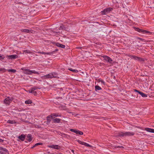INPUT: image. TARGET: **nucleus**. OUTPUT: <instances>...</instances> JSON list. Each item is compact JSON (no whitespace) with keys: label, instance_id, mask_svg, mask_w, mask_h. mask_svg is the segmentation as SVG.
Segmentation results:
<instances>
[{"label":"nucleus","instance_id":"obj_1","mask_svg":"<svg viewBox=\"0 0 154 154\" xmlns=\"http://www.w3.org/2000/svg\"><path fill=\"white\" fill-rule=\"evenodd\" d=\"M21 70L23 72V73L27 75H31L32 73L39 74V73L38 72L35 71V70H30L28 69L25 68H21Z\"/></svg>","mask_w":154,"mask_h":154},{"label":"nucleus","instance_id":"obj_2","mask_svg":"<svg viewBox=\"0 0 154 154\" xmlns=\"http://www.w3.org/2000/svg\"><path fill=\"white\" fill-rule=\"evenodd\" d=\"M134 28L135 31L139 32H141L143 34H147L148 35H150L152 34V32L149 31L142 29L134 27Z\"/></svg>","mask_w":154,"mask_h":154},{"label":"nucleus","instance_id":"obj_3","mask_svg":"<svg viewBox=\"0 0 154 154\" xmlns=\"http://www.w3.org/2000/svg\"><path fill=\"white\" fill-rule=\"evenodd\" d=\"M107 63H113V61L108 56L104 55L102 57Z\"/></svg>","mask_w":154,"mask_h":154},{"label":"nucleus","instance_id":"obj_4","mask_svg":"<svg viewBox=\"0 0 154 154\" xmlns=\"http://www.w3.org/2000/svg\"><path fill=\"white\" fill-rule=\"evenodd\" d=\"M13 100V99L12 97H8L4 100V102L5 104L9 105L10 103H11Z\"/></svg>","mask_w":154,"mask_h":154},{"label":"nucleus","instance_id":"obj_5","mask_svg":"<svg viewBox=\"0 0 154 154\" xmlns=\"http://www.w3.org/2000/svg\"><path fill=\"white\" fill-rule=\"evenodd\" d=\"M112 8H106L101 11L102 14L103 15L105 14L106 13L109 12L110 11L112 10Z\"/></svg>","mask_w":154,"mask_h":154},{"label":"nucleus","instance_id":"obj_6","mask_svg":"<svg viewBox=\"0 0 154 154\" xmlns=\"http://www.w3.org/2000/svg\"><path fill=\"white\" fill-rule=\"evenodd\" d=\"M134 133L131 132H123V137L132 136L134 135Z\"/></svg>","mask_w":154,"mask_h":154},{"label":"nucleus","instance_id":"obj_7","mask_svg":"<svg viewBox=\"0 0 154 154\" xmlns=\"http://www.w3.org/2000/svg\"><path fill=\"white\" fill-rule=\"evenodd\" d=\"M6 57L9 59H14L18 57V56L17 54H13L6 56Z\"/></svg>","mask_w":154,"mask_h":154},{"label":"nucleus","instance_id":"obj_8","mask_svg":"<svg viewBox=\"0 0 154 154\" xmlns=\"http://www.w3.org/2000/svg\"><path fill=\"white\" fill-rule=\"evenodd\" d=\"M54 73H51L47 75H45L44 76V77L45 79L52 78L54 77Z\"/></svg>","mask_w":154,"mask_h":154},{"label":"nucleus","instance_id":"obj_9","mask_svg":"<svg viewBox=\"0 0 154 154\" xmlns=\"http://www.w3.org/2000/svg\"><path fill=\"white\" fill-rule=\"evenodd\" d=\"M123 132L120 131L116 132L113 135V136L115 137L117 136L123 137Z\"/></svg>","mask_w":154,"mask_h":154},{"label":"nucleus","instance_id":"obj_10","mask_svg":"<svg viewBox=\"0 0 154 154\" xmlns=\"http://www.w3.org/2000/svg\"><path fill=\"white\" fill-rule=\"evenodd\" d=\"M70 131L74 132L76 134H79L80 135H83V132L79 130H76L75 129H70Z\"/></svg>","mask_w":154,"mask_h":154},{"label":"nucleus","instance_id":"obj_11","mask_svg":"<svg viewBox=\"0 0 154 154\" xmlns=\"http://www.w3.org/2000/svg\"><path fill=\"white\" fill-rule=\"evenodd\" d=\"M48 147L49 148H53L56 149H60V147L57 145H52L48 146Z\"/></svg>","mask_w":154,"mask_h":154},{"label":"nucleus","instance_id":"obj_12","mask_svg":"<svg viewBox=\"0 0 154 154\" xmlns=\"http://www.w3.org/2000/svg\"><path fill=\"white\" fill-rule=\"evenodd\" d=\"M26 139L27 140V141H25L27 143V141L29 142H30L32 139V135L31 134H28L26 137Z\"/></svg>","mask_w":154,"mask_h":154},{"label":"nucleus","instance_id":"obj_13","mask_svg":"<svg viewBox=\"0 0 154 154\" xmlns=\"http://www.w3.org/2000/svg\"><path fill=\"white\" fill-rule=\"evenodd\" d=\"M135 60H137L139 61H144V59L143 58L139 57L136 56H134L133 58Z\"/></svg>","mask_w":154,"mask_h":154},{"label":"nucleus","instance_id":"obj_14","mask_svg":"<svg viewBox=\"0 0 154 154\" xmlns=\"http://www.w3.org/2000/svg\"><path fill=\"white\" fill-rule=\"evenodd\" d=\"M51 115L52 117V119H54L56 117L61 116V115L60 114L57 113H52Z\"/></svg>","mask_w":154,"mask_h":154},{"label":"nucleus","instance_id":"obj_15","mask_svg":"<svg viewBox=\"0 0 154 154\" xmlns=\"http://www.w3.org/2000/svg\"><path fill=\"white\" fill-rule=\"evenodd\" d=\"M53 122L54 123H60V122L61 119L58 118H55L53 119Z\"/></svg>","mask_w":154,"mask_h":154},{"label":"nucleus","instance_id":"obj_16","mask_svg":"<svg viewBox=\"0 0 154 154\" xmlns=\"http://www.w3.org/2000/svg\"><path fill=\"white\" fill-rule=\"evenodd\" d=\"M51 118L52 119V117L51 115H49L47 117V123L46 124L47 125H48L50 123L51 121Z\"/></svg>","mask_w":154,"mask_h":154},{"label":"nucleus","instance_id":"obj_17","mask_svg":"<svg viewBox=\"0 0 154 154\" xmlns=\"http://www.w3.org/2000/svg\"><path fill=\"white\" fill-rule=\"evenodd\" d=\"M25 137L26 136L25 135L22 134L21 135L19 136L18 138L22 141H23L25 139Z\"/></svg>","mask_w":154,"mask_h":154},{"label":"nucleus","instance_id":"obj_18","mask_svg":"<svg viewBox=\"0 0 154 154\" xmlns=\"http://www.w3.org/2000/svg\"><path fill=\"white\" fill-rule=\"evenodd\" d=\"M145 130L149 132L154 133V129L149 128H146Z\"/></svg>","mask_w":154,"mask_h":154},{"label":"nucleus","instance_id":"obj_19","mask_svg":"<svg viewBox=\"0 0 154 154\" xmlns=\"http://www.w3.org/2000/svg\"><path fill=\"white\" fill-rule=\"evenodd\" d=\"M38 53H40L41 54H52V52H44L43 51L42 52H38Z\"/></svg>","mask_w":154,"mask_h":154},{"label":"nucleus","instance_id":"obj_20","mask_svg":"<svg viewBox=\"0 0 154 154\" xmlns=\"http://www.w3.org/2000/svg\"><path fill=\"white\" fill-rule=\"evenodd\" d=\"M56 45L57 46L62 48H64L65 47V46L64 45L60 44L58 43H56Z\"/></svg>","mask_w":154,"mask_h":154},{"label":"nucleus","instance_id":"obj_21","mask_svg":"<svg viewBox=\"0 0 154 154\" xmlns=\"http://www.w3.org/2000/svg\"><path fill=\"white\" fill-rule=\"evenodd\" d=\"M7 123L9 124H16V122L14 120H9L7 121Z\"/></svg>","mask_w":154,"mask_h":154},{"label":"nucleus","instance_id":"obj_22","mask_svg":"<svg viewBox=\"0 0 154 154\" xmlns=\"http://www.w3.org/2000/svg\"><path fill=\"white\" fill-rule=\"evenodd\" d=\"M20 31L22 32L29 33L30 30L27 29H21Z\"/></svg>","mask_w":154,"mask_h":154},{"label":"nucleus","instance_id":"obj_23","mask_svg":"<svg viewBox=\"0 0 154 154\" xmlns=\"http://www.w3.org/2000/svg\"><path fill=\"white\" fill-rule=\"evenodd\" d=\"M139 94H140L142 96V97H146L147 96V94H144V93L142 92L141 91L140 92Z\"/></svg>","mask_w":154,"mask_h":154},{"label":"nucleus","instance_id":"obj_24","mask_svg":"<svg viewBox=\"0 0 154 154\" xmlns=\"http://www.w3.org/2000/svg\"><path fill=\"white\" fill-rule=\"evenodd\" d=\"M68 69L69 70L71 71H72V72H74L77 73L78 72V70H76V69H73L72 68H68Z\"/></svg>","mask_w":154,"mask_h":154},{"label":"nucleus","instance_id":"obj_25","mask_svg":"<svg viewBox=\"0 0 154 154\" xmlns=\"http://www.w3.org/2000/svg\"><path fill=\"white\" fill-rule=\"evenodd\" d=\"M95 90L97 91L98 90H101V88L98 85H96L95 86Z\"/></svg>","mask_w":154,"mask_h":154},{"label":"nucleus","instance_id":"obj_26","mask_svg":"<svg viewBox=\"0 0 154 154\" xmlns=\"http://www.w3.org/2000/svg\"><path fill=\"white\" fill-rule=\"evenodd\" d=\"M7 70L8 72H11L13 73H14L16 72V70L14 69H7Z\"/></svg>","mask_w":154,"mask_h":154},{"label":"nucleus","instance_id":"obj_27","mask_svg":"<svg viewBox=\"0 0 154 154\" xmlns=\"http://www.w3.org/2000/svg\"><path fill=\"white\" fill-rule=\"evenodd\" d=\"M42 144H43L42 143H36L33 146H32L31 147V148L32 149L34 147H35V146H36L38 145H42Z\"/></svg>","mask_w":154,"mask_h":154},{"label":"nucleus","instance_id":"obj_28","mask_svg":"<svg viewBox=\"0 0 154 154\" xmlns=\"http://www.w3.org/2000/svg\"><path fill=\"white\" fill-rule=\"evenodd\" d=\"M2 152H4L7 153V154H9L8 151L6 148H2Z\"/></svg>","mask_w":154,"mask_h":154},{"label":"nucleus","instance_id":"obj_29","mask_svg":"<svg viewBox=\"0 0 154 154\" xmlns=\"http://www.w3.org/2000/svg\"><path fill=\"white\" fill-rule=\"evenodd\" d=\"M23 52L27 53V54H32V52H31L29 50H25L23 51Z\"/></svg>","mask_w":154,"mask_h":154},{"label":"nucleus","instance_id":"obj_30","mask_svg":"<svg viewBox=\"0 0 154 154\" xmlns=\"http://www.w3.org/2000/svg\"><path fill=\"white\" fill-rule=\"evenodd\" d=\"M25 103L27 104H29L32 103V101L31 100H28L25 101Z\"/></svg>","mask_w":154,"mask_h":154},{"label":"nucleus","instance_id":"obj_31","mask_svg":"<svg viewBox=\"0 0 154 154\" xmlns=\"http://www.w3.org/2000/svg\"><path fill=\"white\" fill-rule=\"evenodd\" d=\"M83 145H85L86 146L90 147H92L88 143H85V142H84V143Z\"/></svg>","mask_w":154,"mask_h":154},{"label":"nucleus","instance_id":"obj_32","mask_svg":"<svg viewBox=\"0 0 154 154\" xmlns=\"http://www.w3.org/2000/svg\"><path fill=\"white\" fill-rule=\"evenodd\" d=\"M32 89L34 90V91L35 90H37V89H40L41 88H38L37 87L34 86L33 87H32Z\"/></svg>","mask_w":154,"mask_h":154},{"label":"nucleus","instance_id":"obj_33","mask_svg":"<svg viewBox=\"0 0 154 154\" xmlns=\"http://www.w3.org/2000/svg\"><path fill=\"white\" fill-rule=\"evenodd\" d=\"M113 147H114V148H115V149H116L117 148H123L124 147L122 146H113Z\"/></svg>","mask_w":154,"mask_h":154},{"label":"nucleus","instance_id":"obj_34","mask_svg":"<svg viewBox=\"0 0 154 154\" xmlns=\"http://www.w3.org/2000/svg\"><path fill=\"white\" fill-rule=\"evenodd\" d=\"M61 136L62 137H67L68 135L66 134L63 133Z\"/></svg>","mask_w":154,"mask_h":154},{"label":"nucleus","instance_id":"obj_35","mask_svg":"<svg viewBox=\"0 0 154 154\" xmlns=\"http://www.w3.org/2000/svg\"><path fill=\"white\" fill-rule=\"evenodd\" d=\"M78 142L79 144L82 145H83L84 143V142H82V141L79 140H78Z\"/></svg>","mask_w":154,"mask_h":154},{"label":"nucleus","instance_id":"obj_36","mask_svg":"<svg viewBox=\"0 0 154 154\" xmlns=\"http://www.w3.org/2000/svg\"><path fill=\"white\" fill-rule=\"evenodd\" d=\"M29 91V93H32L34 91L32 89V88H31L30 90Z\"/></svg>","mask_w":154,"mask_h":154},{"label":"nucleus","instance_id":"obj_37","mask_svg":"<svg viewBox=\"0 0 154 154\" xmlns=\"http://www.w3.org/2000/svg\"><path fill=\"white\" fill-rule=\"evenodd\" d=\"M5 58L4 56L3 55H0V60L1 59H3Z\"/></svg>","mask_w":154,"mask_h":154},{"label":"nucleus","instance_id":"obj_38","mask_svg":"<svg viewBox=\"0 0 154 154\" xmlns=\"http://www.w3.org/2000/svg\"><path fill=\"white\" fill-rule=\"evenodd\" d=\"M134 91L135 92H136L138 93L139 94H140V93L141 92L140 91H138V90H136V89H134Z\"/></svg>","mask_w":154,"mask_h":154},{"label":"nucleus","instance_id":"obj_39","mask_svg":"<svg viewBox=\"0 0 154 154\" xmlns=\"http://www.w3.org/2000/svg\"><path fill=\"white\" fill-rule=\"evenodd\" d=\"M100 82H101V83L104 85H105V82L103 80L101 79L100 81Z\"/></svg>","mask_w":154,"mask_h":154},{"label":"nucleus","instance_id":"obj_40","mask_svg":"<svg viewBox=\"0 0 154 154\" xmlns=\"http://www.w3.org/2000/svg\"><path fill=\"white\" fill-rule=\"evenodd\" d=\"M57 134H58V135H60L61 136L62 135V134H63V133H61V132H60V131H58L57 132Z\"/></svg>","mask_w":154,"mask_h":154},{"label":"nucleus","instance_id":"obj_41","mask_svg":"<svg viewBox=\"0 0 154 154\" xmlns=\"http://www.w3.org/2000/svg\"><path fill=\"white\" fill-rule=\"evenodd\" d=\"M128 56L131 58H133L134 55H129Z\"/></svg>","mask_w":154,"mask_h":154},{"label":"nucleus","instance_id":"obj_42","mask_svg":"<svg viewBox=\"0 0 154 154\" xmlns=\"http://www.w3.org/2000/svg\"><path fill=\"white\" fill-rule=\"evenodd\" d=\"M0 154H7V153L4 152H3L0 151Z\"/></svg>","mask_w":154,"mask_h":154},{"label":"nucleus","instance_id":"obj_43","mask_svg":"<svg viewBox=\"0 0 154 154\" xmlns=\"http://www.w3.org/2000/svg\"><path fill=\"white\" fill-rule=\"evenodd\" d=\"M101 80V79H96V80H97V82H100Z\"/></svg>","mask_w":154,"mask_h":154},{"label":"nucleus","instance_id":"obj_44","mask_svg":"<svg viewBox=\"0 0 154 154\" xmlns=\"http://www.w3.org/2000/svg\"><path fill=\"white\" fill-rule=\"evenodd\" d=\"M32 94H34V95H36L37 94V92L36 91H34L32 93Z\"/></svg>","mask_w":154,"mask_h":154},{"label":"nucleus","instance_id":"obj_45","mask_svg":"<svg viewBox=\"0 0 154 154\" xmlns=\"http://www.w3.org/2000/svg\"><path fill=\"white\" fill-rule=\"evenodd\" d=\"M4 69H5L4 68H0V71H3V70H4Z\"/></svg>","mask_w":154,"mask_h":154},{"label":"nucleus","instance_id":"obj_46","mask_svg":"<svg viewBox=\"0 0 154 154\" xmlns=\"http://www.w3.org/2000/svg\"><path fill=\"white\" fill-rule=\"evenodd\" d=\"M63 25H62V26H61L60 27V28H61L62 29H63Z\"/></svg>","mask_w":154,"mask_h":154},{"label":"nucleus","instance_id":"obj_47","mask_svg":"<svg viewBox=\"0 0 154 154\" xmlns=\"http://www.w3.org/2000/svg\"><path fill=\"white\" fill-rule=\"evenodd\" d=\"M3 142V140L0 139V142L2 143Z\"/></svg>","mask_w":154,"mask_h":154},{"label":"nucleus","instance_id":"obj_48","mask_svg":"<svg viewBox=\"0 0 154 154\" xmlns=\"http://www.w3.org/2000/svg\"><path fill=\"white\" fill-rule=\"evenodd\" d=\"M139 39L140 40H141V41H143V40H144V39H142V38H139Z\"/></svg>","mask_w":154,"mask_h":154},{"label":"nucleus","instance_id":"obj_49","mask_svg":"<svg viewBox=\"0 0 154 154\" xmlns=\"http://www.w3.org/2000/svg\"><path fill=\"white\" fill-rule=\"evenodd\" d=\"M71 151L74 153V150H72Z\"/></svg>","mask_w":154,"mask_h":154}]
</instances>
